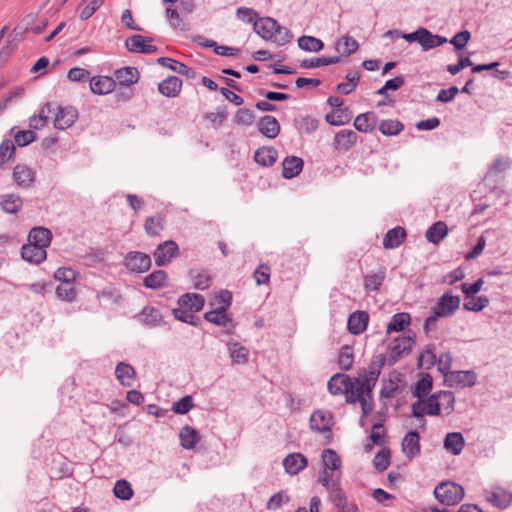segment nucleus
Listing matches in <instances>:
<instances>
[{
	"instance_id": "1",
	"label": "nucleus",
	"mask_w": 512,
	"mask_h": 512,
	"mask_svg": "<svg viewBox=\"0 0 512 512\" xmlns=\"http://www.w3.org/2000/svg\"><path fill=\"white\" fill-rule=\"evenodd\" d=\"M435 498L442 504L455 505L464 497L462 486L454 482H441L434 489Z\"/></svg>"
},
{
	"instance_id": "2",
	"label": "nucleus",
	"mask_w": 512,
	"mask_h": 512,
	"mask_svg": "<svg viewBox=\"0 0 512 512\" xmlns=\"http://www.w3.org/2000/svg\"><path fill=\"white\" fill-rule=\"evenodd\" d=\"M412 416L421 422V428H425L424 415L437 416L439 415V403L435 393L427 398L417 400L411 405Z\"/></svg>"
},
{
	"instance_id": "3",
	"label": "nucleus",
	"mask_w": 512,
	"mask_h": 512,
	"mask_svg": "<svg viewBox=\"0 0 512 512\" xmlns=\"http://www.w3.org/2000/svg\"><path fill=\"white\" fill-rule=\"evenodd\" d=\"M179 254V247L173 240H166L157 245L153 252L155 264L165 266Z\"/></svg>"
},
{
	"instance_id": "4",
	"label": "nucleus",
	"mask_w": 512,
	"mask_h": 512,
	"mask_svg": "<svg viewBox=\"0 0 512 512\" xmlns=\"http://www.w3.org/2000/svg\"><path fill=\"white\" fill-rule=\"evenodd\" d=\"M54 127L59 130H65L71 127L78 118V111L72 106L61 107L54 103Z\"/></svg>"
},
{
	"instance_id": "5",
	"label": "nucleus",
	"mask_w": 512,
	"mask_h": 512,
	"mask_svg": "<svg viewBox=\"0 0 512 512\" xmlns=\"http://www.w3.org/2000/svg\"><path fill=\"white\" fill-rule=\"evenodd\" d=\"M460 302L461 299L459 296H453L449 293H444L438 299L432 310L435 312L436 316L449 317L459 309Z\"/></svg>"
},
{
	"instance_id": "6",
	"label": "nucleus",
	"mask_w": 512,
	"mask_h": 512,
	"mask_svg": "<svg viewBox=\"0 0 512 512\" xmlns=\"http://www.w3.org/2000/svg\"><path fill=\"white\" fill-rule=\"evenodd\" d=\"M414 339L411 336H399L394 340V343L389 349L387 361L389 364H395L403 354H408L413 344Z\"/></svg>"
},
{
	"instance_id": "7",
	"label": "nucleus",
	"mask_w": 512,
	"mask_h": 512,
	"mask_svg": "<svg viewBox=\"0 0 512 512\" xmlns=\"http://www.w3.org/2000/svg\"><path fill=\"white\" fill-rule=\"evenodd\" d=\"M125 266L138 273L146 272L151 266V258L148 254L140 251H130L124 259Z\"/></svg>"
},
{
	"instance_id": "8",
	"label": "nucleus",
	"mask_w": 512,
	"mask_h": 512,
	"mask_svg": "<svg viewBox=\"0 0 512 512\" xmlns=\"http://www.w3.org/2000/svg\"><path fill=\"white\" fill-rule=\"evenodd\" d=\"M487 501L493 506L505 509L512 503V493L501 486H492L490 490H485Z\"/></svg>"
},
{
	"instance_id": "9",
	"label": "nucleus",
	"mask_w": 512,
	"mask_h": 512,
	"mask_svg": "<svg viewBox=\"0 0 512 512\" xmlns=\"http://www.w3.org/2000/svg\"><path fill=\"white\" fill-rule=\"evenodd\" d=\"M151 38L142 35H133L126 39L125 46L128 51L142 54L155 53L158 48L151 44Z\"/></svg>"
},
{
	"instance_id": "10",
	"label": "nucleus",
	"mask_w": 512,
	"mask_h": 512,
	"mask_svg": "<svg viewBox=\"0 0 512 512\" xmlns=\"http://www.w3.org/2000/svg\"><path fill=\"white\" fill-rule=\"evenodd\" d=\"M329 499L339 512H359L356 504L348 503L346 494L340 485L328 491Z\"/></svg>"
},
{
	"instance_id": "11",
	"label": "nucleus",
	"mask_w": 512,
	"mask_h": 512,
	"mask_svg": "<svg viewBox=\"0 0 512 512\" xmlns=\"http://www.w3.org/2000/svg\"><path fill=\"white\" fill-rule=\"evenodd\" d=\"M477 376L473 371H452L447 374L445 382L448 386L472 387L476 384Z\"/></svg>"
},
{
	"instance_id": "12",
	"label": "nucleus",
	"mask_w": 512,
	"mask_h": 512,
	"mask_svg": "<svg viewBox=\"0 0 512 512\" xmlns=\"http://www.w3.org/2000/svg\"><path fill=\"white\" fill-rule=\"evenodd\" d=\"M402 452L409 459L412 460L420 455V436L417 431H409L402 440Z\"/></svg>"
},
{
	"instance_id": "13",
	"label": "nucleus",
	"mask_w": 512,
	"mask_h": 512,
	"mask_svg": "<svg viewBox=\"0 0 512 512\" xmlns=\"http://www.w3.org/2000/svg\"><path fill=\"white\" fill-rule=\"evenodd\" d=\"M369 322V315L365 311H355L351 313L347 321V329L352 335L363 333Z\"/></svg>"
},
{
	"instance_id": "14",
	"label": "nucleus",
	"mask_w": 512,
	"mask_h": 512,
	"mask_svg": "<svg viewBox=\"0 0 512 512\" xmlns=\"http://www.w3.org/2000/svg\"><path fill=\"white\" fill-rule=\"evenodd\" d=\"M310 428L319 433L330 432L332 427V416L329 412L317 410L310 417Z\"/></svg>"
},
{
	"instance_id": "15",
	"label": "nucleus",
	"mask_w": 512,
	"mask_h": 512,
	"mask_svg": "<svg viewBox=\"0 0 512 512\" xmlns=\"http://www.w3.org/2000/svg\"><path fill=\"white\" fill-rule=\"evenodd\" d=\"M308 465L307 458L301 453H290L283 459L285 471L290 475H296Z\"/></svg>"
},
{
	"instance_id": "16",
	"label": "nucleus",
	"mask_w": 512,
	"mask_h": 512,
	"mask_svg": "<svg viewBox=\"0 0 512 512\" xmlns=\"http://www.w3.org/2000/svg\"><path fill=\"white\" fill-rule=\"evenodd\" d=\"M21 256L29 263L40 264L46 259L47 252L45 248L28 242L22 246Z\"/></svg>"
},
{
	"instance_id": "17",
	"label": "nucleus",
	"mask_w": 512,
	"mask_h": 512,
	"mask_svg": "<svg viewBox=\"0 0 512 512\" xmlns=\"http://www.w3.org/2000/svg\"><path fill=\"white\" fill-rule=\"evenodd\" d=\"M278 28V22L270 17L259 18L254 21V31L263 39H272L275 30Z\"/></svg>"
},
{
	"instance_id": "18",
	"label": "nucleus",
	"mask_w": 512,
	"mask_h": 512,
	"mask_svg": "<svg viewBox=\"0 0 512 512\" xmlns=\"http://www.w3.org/2000/svg\"><path fill=\"white\" fill-rule=\"evenodd\" d=\"M90 90L96 95H105L115 89V80L108 76H94L90 79Z\"/></svg>"
},
{
	"instance_id": "19",
	"label": "nucleus",
	"mask_w": 512,
	"mask_h": 512,
	"mask_svg": "<svg viewBox=\"0 0 512 512\" xmlns=\"http://www.w3.org/2000/svg\"><path fill=\"white\" fill-rule=\"evenodd\" d=\"M13 179L22 188H29L35 181V172L26 165L17 164L13 169Z\"/></svg>"
},
{
	"instance_id": "20",
	"label": "nucleus",
	"mask_w": 512,
	"mask_h": 512,
	"mask_svg": "<svg viewBox=\"0 0 512 512\" xmlns=\"http://www.w3.org/2000/svg\"><path fill=\"white\" fill-rule=\"evenodd\" d=\"M358 135L353 130H341L334 137V147L336 150L348 151L357 142Z\"/></svg>"
},
{
	"instance_id": "21",
	"label": "nucleus",
	"mask_w": 512,
	"mask_h": 512,
	"mask_svg": "<svg viewBox=\"0 0 512 512\" xmlns=\"http://www.w3.org/2000/svg\"><path fill=\"white\" fill-rule=\"evenodd\" d=\"M177 304L187 308L190 312H199L204 307L205 299L197 293H185L178 298Z\"/></svg>"
},
{
	"instance_id": "22",
	"label": "nucleus",
	"mask_w": 512,
	"mask_h": 512,
	"mask_svg": "<svg viewBox=\"0 0 512 512\" xmlns=\"http://www.w3.org/2000/svg\"><path fill=\"white\" fill-rule=\"evenodd\" d=\"M115 377L122 386L130 387L136 378V372L132 365L119 362L115 368Z\"/></svg>"
},
{
	"instance_id": "23",
	"label": "nucleus",
	"mask_w": 512,
	"mask_h": 512,
	"mask_svg": "<svg viewBox=\"0 0 512 512\" xmlns=\"http://www.w3.org/2000/svg\"><path fill=\"white\" fill-rule=\"evenodd\" d=\"M303 160L297 156H287L282 162V176L292 179L300 174L303 169Z\"/></svg>"
},
{
	"instance_id": "24",
	"label": "nucleus",
	"mask_w": 512,
	"mask_h": 512,
	"mask_svg": "<svg viewBox=\"0 0 512 512\" xmlns=\"http://www.w3.org/2000/svg\"><path fill=\"white\" fill-rule=\"evenodd\" d=\"M51 239V231L42 226L32 228L28 234V242L45 249L50 245Z\"/></svg>"
},
{
	"instance_id": "25",
	"label": "nucleus",
	"mask_w": 512,
	"mask_h": 512,
	"mask_svg": "<svg viewBox=\"0 0 512 512\" xmlns=\"http://www.w3.org/2000/svg\"><path fill=\"white\" fill-rule=\"evenodd\" d=\"M349 385H351V377L338 373L329 379L327 388L332 395H341L345 394Z\"/></svg>"
},
{
	"instance_id": "26",
	"label": "nucleus",
	"mask_w": 512,
	"mask_h": 512,
	"mask_svg": "<svg viewBox=\"0 0 512 512\" xmlns=\"http://www.w3.org/2000/svg\"><path fill=\"white\" fill-rule=\"evenodd\" d=\"M115 84L131 86L139 80V72L135 67H123L115 71Z\"/></svg>"
},
{
	"instance_id": "27",
	"label": "nucleus",
	"mask_w": 512,
	"mask_h": 512,
	"mask_svg": "<svg viewBox=\"0 0 512 512\" xmlns=\"http://www.w3.org/2000/svg\"><path fill=\"white\" fill-rule=\"evenodd\" d=\"M377 116L374 112L359 114L354 120V127L357 131L368 133L374 130L377 125Z\"/></svg>"
},
{
	"instance_id": "28",
	"label": "nucleus",
	"mask_w": 512,
	"mask_h": 512,
	"mask_svg": "<svg viewBox=\"0 0 512 512\" xmlns=\"http://www.w3.org/2000/svg\"><path fill=\"white\" fill-rule=\"evenodd\" d=\"M182 87V81L176 76H169L158 85V91L166 97H176Z\"/></svg>"
},
{
	"instance_id": "29",
	"label": "nucleus",
	"mask_w": 512,
	"mask_h": 512,
	"mask_svg": "<svg viewBox=\"0 0 512 512\" xmlns=\"http://www.w3.org/2000/svg\"><path fill=\"white\" fill-rule=\"evenodd\" d=\"M406 238V231L403 227L397 226L388 230L383 238V246L386 249H393L400 246Z\"/></svg>"
},
{
	"instance_id": "30",
	"label": "nucleus",
	"mask_w": 512,
	"mask_h": 512,
	"mask_svg": "<svg viewBox=\"0 0 512 512\" xmlns=\"http://www.w3.org/2000/svg\"><path fill=\"white\" fill-rule=\"evenodd\" d=\"M259 131L269 139H274L280 132V125L273 116H263L259 121Z\"/></svg>"
},
{
	"instance_id": "31",
	"label": "nucleus",
	"mask_w": 512,
	"mask_h": 512,
	"mask_svg": "<svg viewBox=\"0 0 512 512\" xmlns=\"http://www.w3.org/2000/svg\"><path fill=\"white\" fill-rule=\"evenodd\" d=\"M352 111L348 107L332 110L327 113L325 120L333 126H342L350 122Z\"/></svg>"
},
{
	"instance_id": "32",
	"label": "nucleus",
	"mask_w": 512,
	"mask_h": 512,
	"mask_svg": "<svg viewBox=\"0 0 512 512\" xmlns=\"http://www.w3.org/2000/svg\"><path fill=\"white\" fill-rule=\"evenodd\" d=\"M0 205L4 212L16 214L22 209L23 200L19 195L9 193L2 196Z\"/></svg>"
},
{
	"instance_id": "33",
	"label": "nucleus",
	"mask_w": 512,
	"mask_h": 512,
	"mask_svg": "<svg viewBox=\"0 0 512 512\" xmlns=\"http://www.w3.org/2000/svg\"><path fill=\"white\" fill-rule=\"evenodd\" d=\"M277 157L278 152L273 147H261L257 149L254 154L255 161L264 167L273 165Z\"/></svg>"
},
{
	"instance_id": "34",
	"label": "nucleus",
	"mask_w": 512,
	"mask_h": 512,
	"mask_svg": "<svg viewBox=\"0 0 512 512\" xmlns=\"http://www.w3.org/2000/svg\"><path fill=\"white\" fill-rule=\"evenodd\" d=\"M228 351L233 363L245 364L248 361L249 351L237 341L227 343Z\"/></svg>"
},
{
	"instance_id": "35",
	"label": "nucleus",
	"mask_w": 512,
	"mask_h": 512,
	"mask_svg": "<svg viewBox=\"0 0 512 512\" xmlns=\"http://www.w3.org/2000/svg\"><path fill=\"white\" fill-rule=\"evenodd\" d=\"M180 444L184 449H192L199 441V433L189 425L181 428L179 432Z\"/></svg>"
},
{
	"instance_id": "36",
	"label": "nucleus",
	"mask_w": 512,
	"mask_h": 512,
	"mask_svg": "<svg viewBox=\"0 0 512 512\" xmlns=\"http://www.w3.org/2000/svg\"><path fill=\"white\" fill-rule=\"evenodd\" d=\"M167 273L164 270H156L143 279V285L148 289H159L167 285Z\"/></svg>"
},
{
	"instance_id": "37",
	"label": "nucleus",
	"mask_w": 512,
	"mask_h": 512,
	"mask_svg": "<svg viewBox=\"0 0 512 512\" xmlns=\"http://www.w3.org/2000/svg\"><path fill=\"white\" fill-rule=\"evenodd\" d=\"M448 233V227L445 222L438 221L431 225L426 231V239L433 243L438 244Z\"/></svg>"
},
{
	"instance_id": "38",
	"label": "nucleus",
	"mask_w": 512,
	"mask_h": 512,
	"mask_svg": "<svg viewBox=\"0 0 512 512\" xmlns=\"http://www.w3.org/2000/svg\"><path fill=\"white\" fill-rule=\"evenodd\" d=\"M465 445L464 438L459 432H450L444 439V447L454 455H459Z\"/></svg>"
},
{
	"instance_id": "39",
	"label": "nucleus",
	"mask_w": 512,
	"mask_h": 512,
	"mask_svg": "<svg viewBox=\"0 0 512 512\" xmlns=\"http://www.w3.org/2000/svg\"><path fill=\"white\" fill-rule=\"evenodd\" d=\"M164 225L165 217L162 214H156L146 218L144 229L149 236H158L164 229Z\"/></svg>"
},
{
	"instance_id": "40",
	"label": "nucleus",
	"mask_w": 512,
	"mask_h": 512,
	"mask_svg": "<svg viewBox=\"0 0 512 512\" xmlns=\"http://www.w3.org/2000/svg\"><path fill=\"white\" fill-rule=\"evenodd\" d=\"M410 321L411 317L408 313H396L391 317L389 323L387 324L386 332L390 334L392 332L403 331L405 327L410 324Z\"/></svg>"
},
{
	"instance_id": "41",
	"label": "nucleus",
	"mask_w": 512,
	"mask_h": 512,
	"mask_svg": "<svg viewBox=\"0 0 512 512\" xmlns=\"http://www.w3.org/2000/svg\"><path fill=\"white\" fill-rule=\"evenodd\" d=\"M54 113V103L48 102L41 109L39 115L32 116L29 119V126L32 129H40L48 122V114Z\"/></svg>"
},
{
	"instance_id": "42",
	"label": "nucleus",
	"mask_w": 512,
	"mask_h": 512,
	"mask_svg": "<svg viewBox=\"0 0 512 512\" xmlns=\"http://www.w3.org/2000/svg\"><path fill=\"white\" fill-rule=\"evenodd\" d=\"M340 62V56H330V57H314L310 59H304L301 61L300 66L305 69L317 68L320 66H327L330 64H336Z\"/></svg>"
},
{
	"instance_id": "43",
	"label": "nucleus",
	"mask_w": 512,
	"mask_h": 512,
	"mask_svg": "<svg viewBox=\"0 0 512 512\" xmlns=\"http://www.w3.org/2000/svg\"><path fill=\"white\" fill-rule=\"evenodd\" d=\"M358 47V42L348 35L341 37L335 43V50L338 53L346 56L355 53L358 50Z\"/></svg>"
},
{
	"instance_id": "44",
	"label": "nucleus",
	"mask_w": 512,
	"mask_h": 512,
	"mask_svg": "<svg viewBox=\"0 0 512 512\" xmlns=\"http://www.w3.org/2000/svg\"><path fill=\"white\" fill-rule=\"evenodd\" d=\"M386 273L383 269L364 277V288L367 292L378 291L385 280Z\"/></svg>"
},
{
	"instance_id": "45",
	"label": "nucleus",
	"mask_w": 512,
	"mask_h": 512,
	"mask_svg": "<svg viewBox=\"0 0 512 512\" xmlns=\"http://www.w3.org/2000/svg\"><path fill=\"white\" fill-rule=\"evenodd\" d=\"M204 318L206 321L213 323L217 326L225 327L232 322V319L227 314V311H222L218 307H216L214 310L207 311L204 314Z\"/></svg>"
},
{
	"instance_id": "46",
	"label": "nucleus",
	"mask_w": 512,
	"mask_h": 512,
	"mask_svg": "<svg viewBox=\"0 0 512 512\" xmlns=\"http://www.w3.org/2000/svg\"><path fill=\"white\" fill-rule=\"evenodd\" d=\"M433 379L430 374H424L415 384L413 395L419 399L426 397L432 390Z\"/></svg>"
},
{
	"instance_id": "47",
	"label": "nucleus",
	"mask_w": 512,
	"mask_h": 512,
	"mask_svg": "<svg viewBox=\"0 0 512 512\" xmlns=\"http://www.w3.org/2000/svg\"><path fill=\"white\" fill-rule=\"evenodd\" d=\"M345 395L348 403H356L359 399H362L365 393L360 378H351V385L347 387Z\"/></svg>"
},
{
	"instance_id": "48",
	"label": "nucleus",
	"mask_w": 512,
	"mask_h": 512,
	"mask_svg": "<svg viewBox=\"0 0 512 512\" xmlns=\"http://www.w3.org/2000/svg\"><path fill=\"white\" fill-rule=\"evenodd\" d=\"M439 403V409L442 408L445 415H449L454 410L455 396L451 391H440L435 393Z\"/></svg>"
},
{
	"instance_id": "49",
	"label": "nucleus",
	"mask_w": 512,
	"mask_h": 512,
	"mask_svg": "<svg viewBox=\"0 0 512 512\" xmlns=\"http://www.w3.org/2000/svg\"><path fill=\"white\" fill-rule=\"evenodd\" d=\"M297 42L300 49L308 52H319L324 47L322 40L313 36H301Z\"/></svg>"
},
{
	"instance_id": "50",
	"label": "nucleus",
	"mask_w": 512,
	"mask_h": 512,
	"mask_svg": "<svg viewBox=\"0 0 512 512\" xmlns=\"http://www.w3.org/2000/svg\"><path fill=\"white\" fill-rule=\"evenodd\" d=\"M378 129L383 135L395 136L404 129V125L398 120L388 119L382 120L378 125Z\"/></svg>"
},
{
	"instance_id": "51",
	"label": "nucleus",
	"mask_w": 512,
	"mask_h": 512,
	"mask_svg": "<svg viewBox=\"0 0 512 512\" xmlns=\"http://www.w3.org/2000/svg\"><path fill=\"white\" fill-rule=\"evenodd\" d=\"M378 358L379 359L377 361H372L370 363L368 370L363 369L359 373V376H361L363 378H370V380H372V382H377V380L380 376V373H381V368L385 361V357L382 355H380Z\"/></svg>"
},
{
	"instance_id": "52",
	"label": "nucleus",
	"mask_w": 512,
	"mask_h": 512,
	"mask_svg": "<svg viewBox=\"0 0 512 512\" xmlns=\"http://www.w3.org/2000/svg\"><path fill=\"white\" fill-rule=\"evenodd\" d=\"M321 457L325 469L334 471L341 467V459L333 449H324Z\"/></svg>"
},
{
	"instance_id": "53",
	"label": "nucleus",
	"mask_w": 512,
	"mask_h": 512,
	"mask_svg": "<svg viewBox=\"0 0 512 512\" xmlns=\"http://www.w3.org/2000/svg\"><path fill=\"white\" fill-rule=\"evenodd\" d=\"M354 361L353 348L349 345L343 346L338 354V365L341 370H349Z\"/></svg>"
},
{
	"instance_id": "54",
	"label": "nucleus",
	"mask_w": 512,
	"mask_h": 512,
	"mask_svg": "<svg viewBox=\"0 0 512 512\" xmlns=\"http://www.w3.org/2000/svg\"><path fill=\"white\" fill-rule=\"evenodd\" d=\"M512 165V159L509 157H497L493 163L490 165L488 172L486 173L485 178L488 179L493 174H498L505 172Z\"/></svg>"
},
{
	"instance_id": "55",
	"label": "nucleus",
	"mask_w": 512,
	"mask_h": 512,
	"mask_svg": "<svg viewBox=\"0 0 512 512\" xmlns=\"http://www.w3.org/2000/svg\"><path fill=\"white\" fill-rule=\"evenodd\" d=\"M489 304V299L487 296H469L466 297V301L463 305L464 309L467 311L479 312L483 310Z\"/></svg>"
},
{
	"instance_id": "56",
	"label": "nucleus",
	"mask_w": 512,
	"mask_h": 512,
	"mask_svg": "<svg viewBox=\"0 0 512 512\" xmlns=\"http://www.w3.org/2000/svg\"><path fill=\"white\" fill-rule=\"evenodd\" d=\"M10 132L14 135L15 144L20 147L27 146L36 140V133L33 130H20L15 132V128L13 127Z\"/></svg>"
},
{
	"instance_id": "57",
	"label": "nucleus",
	"mask_w": 512,
	"mask_h": 512,
	"mask_svg": "<svg viewBox=\"0 0 512 512\" xmlns=\"http://www.w3.org/2000/svg\"><path fill=\"white\" fill-rule=\"evenodd\" d=\"M172 315L178 321L190 324L192 326H198L199 320L185 307L178 306L172 309Z\"/></svg>"
},
{
	"instance_id": "58",
	"label": "nucleus",
	"mask_w": 512,
	"mask_h": 512,
	"mask_svg": "<svg viewBox=\"0 0 512 512\" xmlns=\"http://www.w3.org/2000/svg\"><path fill=\"white\" fill-rule=\"evenodd\" d=\"M390 459V450L384 447L375 455L373 459V465L376 470L383 472L390 465Z\"/></svg>"
},
{
	"instance_id": "59",
	"label": "nucleus",
	"mask_w": 512,
	"mask_h": 512,
	"mask_svg": "<svg viewBox=\"0 0 512 512\" xmlns=\"http://www.w3.org/2000/svg\"><path fill=\"white\" fill-rule=\"evenodd\" d=\"M113 492L115 497L121 500H129L133 496L131 485L126 480H118L115 483Z\"/></svg>"
},
{
	"instance_id": "60",
	"label": "nucleus",
	"mask_w": 512,
	"mask_h": 512,
	"mask_svg": "<svg viewBox=\"0 0 512 512\" xmlns=\"http://www.w3.org/2000/svg\"><path fill=\"white\" fill-rule=\"evenodd\" d=\"M141 315L143 317V322L148 325L155 327L160 324L162 320V316L158 309L154 307H145L143 308Z\"/></svg>"
},
{
	"instance_id": "61",
	"label": "nucleus",
	"mask_w": 512,
	"mask_h": 512,
	"mask_svg": "<svg viewBox=\"0 0 512 512\" xmlns=\"http://www.w3.org/2000/svg\"><path fill=\"white\" fill-rule=\"evenodd\" d=\"M57 297L65 301H73L76 297V292L72 283H60L56 287Z\"/></svg>"
},
{
	"instance_id": "62",
	"label": "nucleus",
	"mask_w": 512,
	"mask_h": 512,
	"mask_svg": "<svg viewBox=\"0 0 512 512\" xmlns=\"http://www.w3.org/2000/svg\"><path fill=\"white\" fill-rule=\"evenodd\" d=\"M193 406L192 396L186 395L173 404L172 411L176 414L184 415L188 413Z\"/></svg>"
},
{
	"instance_id": "63",
	"label": "nucleus",
	"mask_w": 512,
	"mask_h": 512,
	"mask_svg": "<svg viewBox=\"0 0 512 512\" xmlns=\"http://www.w3.org/2000/svg\"><path fill=\"white\" fill-rule=\"evenodd\" d=\"M15 145L10 139H4L0 144V166L7 162L14 154Z\"/></svg>"
},
{
	"instance_id": "64",
	"label": "nucleus",
	"mask_w": 512,
	"mask_h": 512,
	"mask_svg": "<svg viewBox=\"0 0 512 512\" xmlns=\"http://www.w3.org/2000/svg\"><path fill=\"white\" fill-rule=\"evenodd\" d=\"M76 271L72 268L60 267L54 273V278L61 283H72L76 279Z\"/></svg>"
}]
</instances>
